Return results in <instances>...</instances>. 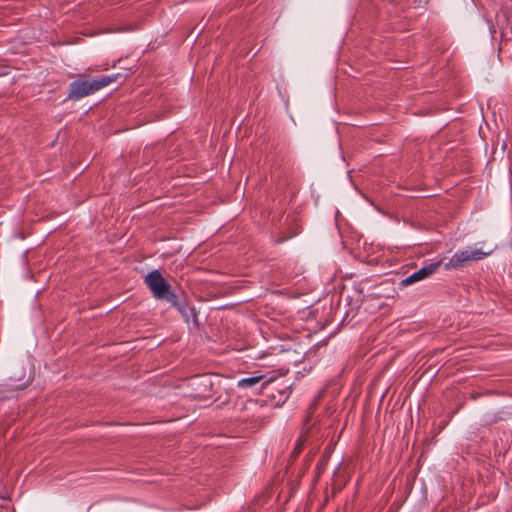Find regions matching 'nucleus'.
<instances>
[{
    "label": "nucleus",
    "mask_w": 512,
    "mask_h": 512,
    "mask_svg": "<svg viewBox=\"0 0 512 512\" xmlns=\"http://www.w3.org/2000/svg\"><path fill=\"white\" fill-rule=\"evenodd\" d=\"M118 75H103L91 81L76 80L69 86L68 98L79 100L85 96L95 93L96 91L106 87L117 79Z\"/></svg>",
    "instance_id": "1"
},
{
    "label": "nucleus",
    "mask_w": 512,
    "mask_h": 512,
    "mask_svg": "<svg viewBox=\"0 0 512 512\" xmlns=\"http://www.w3.org/2000/svg\"><path fill=\"white\" fill-rule=\"evenodd\" d=\"M263 375L250 376L246 378H242L238 381L237 386L241 389H247L255 386L263 380Z\"/></svg>",
    "instance_id": "6"
},
{
    "label": "nucleus",
    "mask_w": 512,
    "mask_h": 512,
    "mask_svg": "<svg viewBox=\"0 0 512 512\" xmlns=\"http://www.w3.org/2000/svg\"><path fill=\"white\" fill-rule=\"evenodd\" d=\"M144 282L155 299L166 300L173 306L177 305L176 294L158 270H153L148 273L144 278Z\"/></svg>",
    "instance_id": "2"
},
{
    "label": "nucleus",
    "mask_w": 512,
    "mask_h": 512,
    "mask_svg": "<svg viewBox=\"0 0 512 512\" xmlns=\"http://www.w3.org/2000/svg\"><path fill=\"white\" fill-rule=\"evenodd\" d=\"M441 266V261L429 263L422 268H420L418 271L414 272L410 276L404 278L401 281L402 286H408L410 284H413L415 282L421 281L423 279H426L427 277L434 274L438 268Z\"/></svg>",
    "instance_id": "4"
},
{
    "label": "nucleus",
    "mask_w": 512,
    "mask_h": 512,
    "mask_svg": "<svg viewBox=\"0 0 512 512\" xmlns=\"http://www.w3.org/2000/svg\"><path fill=\"white\" fill-rule=\"evenodd\" d=\"M193 385H197L199 387L196 388V392H195V396L200 398V399H207V398H210L212 395H211V390H212V382H211V378L208 377V376H201V377H198L197 379H195Z\"/></svg>",
    "instance_id": "5"
},
{
    "label": "nucleus",
    "mask_w": 512,
    "mask_h": 512,
    "mask_svg": "<svg viewBox=\"0 0 512 512\" xmlns=\"http://www.w3.org/2000/svg\"><path fill=\"white\" fill-rule=\"evenodd\" d=\"M8 385H9L10 387H12V388H19V387H20L19 385H13V384H11V383H10V384H8Z\"/></svg>",
    "instance_id": "7"
},
{
    "label": "nucleus",
    "mask_w": 512,
    "mask_h": 512,
    "mask_svg": "<svg viewBox=\"0 0 512 512\" xmlns=\"http://www.w3.org/2000/svg\"><path fill=\"white\" fill-rule=\"evenodd\" d=\"M492 251L485 252L482 249L466 247L455 252L447 263L446 270L459 269L471 261H479L491 254Z\"/></svg>",
    "instance_id": "3"
}]
</instances>
